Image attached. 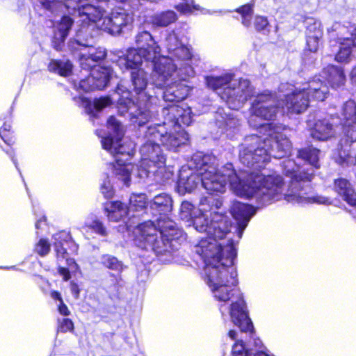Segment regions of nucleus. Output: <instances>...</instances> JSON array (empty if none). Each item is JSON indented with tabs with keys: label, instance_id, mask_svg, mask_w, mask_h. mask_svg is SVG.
<instances>
[{
	"label": "nucleus",
	"instance_id": "4d7b16f0",
	"mask_svg": "<svg viewBox=\"0 0 356 356\" xmlns=\"http://www.w3.org/2000/svg\"><path fill=\"white\" fill-rule=\"evenodd\" d=\"M70 290H71L72 293L74 296V297L76 298H78L79 296V293H80V289H79V286L74 282H71L70 283Z\"/></svg>",
	"mask_w": 356,
	"mask_h": 356
},
{
	"label": "nucleus",
	"instance_id": "f3484780",
	"mask_svg": "<svg viewBox=\"0 0 356 356\" xmlns=\"http://www.w3.org/2000/svg\"><path fill=\"white\" fill-rule=\"evenodd\" d=\"M113 76V70L109 67H98L91 70L90 75L79 81L78 89L86 92L95 89L102 90Z\"/></svg>",
	"mask_w": 356,
	"mask_h": 356
},
{
	"label": "nucleus",
	"instance_id": "13d9d810",
	"mask_svg": "<svg viewBox=\"0 0 356 356\" xmlns=\"http://www.w3.org/2000/svg\"><path fill=\"white\" fill-rule=\"evenodd\" d=\"M35 1L40 3L44 8L49 9L51 7L52 3L54 2L55 0H35Z\"/></svg>",
	"mask_w": 356,
	"mask_h": 356
},
{
	"label": "nucleus",
	"instance_id": "de8ad7c7",
	"mask_svg": "<svg viewBox=\"0 0 356 356\" xmlns=\"http://www.w3.org/2000/svg\"><path fill=\"white\" fill-rule=\"evenodd\" d=\"M339 161L338 162L341 164H347V165H356V154H355V156L350 154H347L346 153V150H341L339 153Z\"/></svg>",
	"mask_w": 356,
	"mask_h": 356
},
{
	"label": "nucleus",
	"instance_id": "e2e57ef3",
	"mask_svg": "<svg viewBox=\"0 0 356 356\" xmlns=\"http://www.w3.org/2000/svg\"><path fill=\"white\" fill-rule=\"evenodd\" d=\"M7 154H8L10 156V157H11V159H12V160H13V163H14V164L15 165V167H16V168H17V162H16L15 159H14V157H13V155L12 152L9 153L8 152H7Z\"/></svg>",
	"mask_w": 356,
	"mask_h": 356
},
{
	"label": "nucleus",
	"instance_id": "bb28decb",
	"mask_svg": "<svg viewBox=\"0 0 356 356\" xmlns=\"http://www.w3.org/2000/svg\"><path fill=\"white\" fill-rule=\"evenodd\" d=\"M307 45L312 52H316L319 47V42L323 36L321 23L314 22L308 24L306 31Z\"/></svg>",
	"mask_w": 356,
	"mask_h": 356
},
{
	"label": "nucleus",
	"instance_id": "ddd939ff",
	"mask_svg": "<svg viewBox=\"0 0 356 356\" xmlns=\"http://www.w3.org/2000/svg\"><path fill=\"white\" fill-rule=\"evenodd\" d=\"M165 126L168 124H156L150 126L147 130V137L156 138L161 144L170 150L175 151L178 147L184 145L188 140V134L184 130L177 131L175 133L168 132Z\"/></svg>",
	"mask_w": 356,
	"mask_h": 356
},
{
	"label": "nucleus",
	"instance_id": "4be33fe9",
	"mask_svg": "<svg viewBox=\"0 0 356 356\" xmlns=\"http://www.w3.org/2000/svg\"><path fill=\"white\" fill-rule=\"evenodd\" d=\"M135 42L143 53L148 52L149 58H156L161 51L160 47L154 41L151 33L147 31H140L135 36Z\"/></svg>",
	"mask_w": 356,
	"mask_h": 356
},
{
	"label": "nucleus",
	"instance_id": "69168bd1",
	"mask_svg": "<svg viewBox=\"0 0 356 356\" xmlns=\"http://www.w3.org/2000/svg\"><path fill=\"white\" fill-rule=\"evenodd\" d=\"M353 44H354V46L356 47V32H355V37L353 39Z\"/></svg>",
	"mask_w": 356,
	"mask_h": 356
},
{
	"label": "nucleus",
	"instance_id": "bf43d9fd",
	"mask_svg": "<svg viewBox=\"0 0 356 356\" xmlns=\"http://www.w3.org/2000/svg\"><path fill=\"white\" fill-rule=\"evenodd\" d=\"M51 297L54 300H58L59 302H63L60 293L57 291H52L51 293Z\"/></svg>",
	"mask_w": 356,
	"mask_h": 356
},
{
	"label": "nucleus",
	"instance_id": "864d4df0",
	"mask_svg": "<svg viewBox=\"0 0 356 356\" xmlns=\"http://www.w3.org/2000/svg\"><path fill=\"white\" fill-rule=\"evenodd\" d=\"M176 9L183 14H187L192 11L191 5L188 3H180L176 6Z\"/></svg>",
	"mask_w": 356,
	"mask_h": 356
},
{
	"label": "nucleus",
	"instance_id": "37998d69",
	"mask_svg": "<svg viewBox=\"0 0 356 356\" xmlns=\"http://www.w3.org/2000/svg\"><path fill=\"white\" fill-rule=\"evenodd\" d=\"M101 263L106 268L113 270H121L122 269V263L115 257L104 254L101 257Z\"/></svg>",
	"mask_w": 356,
	"mask_h": 356
},
{
	"label": "nucleus",
	"instance_id": "2eb2a0df",
	"mask_svg": "<svg viewBox=\"0 0 356 356\" xmlns=\"http://www.w3.org/2000/svg\"><path fill=\"white\" fill-rule=\"evenodd\" d=\"M156 58H149L148 52H141L140 49L131 48L127 51L125 57H120L116 60V65L122 70L138 69L139 67H153L152 75V83L154 84V64L157 62Z\"/></svg>",
	"mask_w": 356,
	"mask_h": 356
},
{
	"label": "nucleus",
	"instance_id": "c85d7f7f",
	"mask_svg": "<svg viewBox=\"0 0 356 356\" xmlns=\"http://www.w3.org/2000/svg\"><path fill=\"white\" fill-rule=\"evenodd\" d=\"M334 132L333 124H331L328 120H323L316 122L311 131V136L314 139L325 140L333 136Z\"/></svg>",
	"mask_w": 356,
	"mask_h": 356
},
{
	"label": "nucleus",
	"instance_id": "9d476101",
	"mask_svg": "<svg viewBox=\"0 0 356 356\" xmlns=\"http://www.w3.org/2000/svg\"><path fill=\"white\" fill-rule=\"evenodd\" d=\"M218 238L213 235H207L202 238L195 246V252L202 259L205 264L204 273H207L209 268H221L222 263L226 262L229 256L228 248L232 247L236 253L232 240H229L227 245L220 243Z\"/></svg>",
	"mask_w": 356,
	"mask_h": 356
},
{
	"label": "nucleus",
	"instance_id": "a19ab883",
	"mask_svg": "<svg viewBox=\"0 0 356 356\" xmlns=\"http://www.w3.org/2000/svg\"><path fill=\"white\" fill-rule=\"evenodd\" d=\"M196 213H197V209L194 210V206L191 202H182L179 209V217L182 220L191 222Z\"/></svg>",
	"mask_w": 356,
	"mask_h": 356
},
{
	"label": "nucleus",
	"instance_id": "7ed1b4c3",
	"mask_svg": "<svg viewBox=\"0 0 356 356\" xmlns=\"http://www.w3.org/2000/svg\"><path fill=\"white\" fill-rule=\"evenodd\" d=\"M228 250L229 256L226 262L222 263L221 268L207 270L205 274L207 282L214 298L219 302H226L236 296V300H232L229 311L232 321L241 332H252L253 325L248 316L245 302L241 293L234 288L238 283L236 270L233 266L236 252L232 247L228 248Z\"/></svg>",
	"mask_w": 356,
	"mask_h": 356
},
{
	"label": "nucleus",
	"instance_id": "72a5a7b5",
	"mask_svg": "<svg viewBox=\"0 0 356 356\" xmlns=\"http://www.w3.org/2000/svg\"><path fill=\"white\" fill-rule=\"evenodd\" d=\"M147 198L145 194H132L129 198L128 210L133 213L131 216H134L135 213L143 211L148 205Z\"/></svg>",
	"mask_w": 356,
	"mask_h": 356
},
{
	"label": "nucleus",
	"instance_id": "ea45409f",
	"mask_svg": "<svg viewBox=\"0 0 356 356\" xmlns=\"http://www.w3.org/2000/svg\"><path fill=\"white\" fill-rule=\"evenodd\" d=\"M319 150L316 148L308 147L298 151V156L309 162L310 165L318 168Z\"/></svg>",
	"mask_w": 356,
	"mask_h": 356
},
{
	"label": "nucleus",
	"instance_id": "423d86ee",
	"mask_svg": "<svg viewBox=\"0 0 356 356\" xmlns=\"http://www.w3.org/2000/svg\"><path fill=\"white\" fill-rule=\"evenodd\" d=\"M279 91L284 97V99L279 103L284 111L299 114L308 108L310 97L318 101H323L328 94V88L320 79L315 78L301 88L288 83H282Z\"/></svg>",
	"mask_w": 356,
	"mask_h": 356
},
{
	"label": "nucleus",
	"instance_id": "09e8293b",
	"mask_svg": "<svg viewBox=\"0 0 356 356\" xmlns=\"http://www.w3.org/2000/svg\"><path fill=\"white\" fill-rule=\"evenodd\" d=\"M50 250V245L45 239H40L35 245V251L41 256H44L49 253Z\"/></svg>",
	"mask_w": 356,
	"mask_h": 356
},
{
	"label": "nucleus",
	"instance_id": "412c9836",
	"mask_svg": "<svg viewBox=\"0 0 356 356\" xmlns=\"http://www.w3.org/2000/svg\"><path fill=\"white\" fill-rule=\"evenodd\" d=\"M230 213L237 222L236 231L238 238H241L250 218L255 214L256 210L251 205L234 201L230 207Z\"/></svg>",
	"mask_w": 356,
	"mask_h": 356
},
{
	"label": "nucleus",
	"instance_id": "2f4dec72",
	"mask_svg": "<svg viewBox=\"0 0 356 356\" xmlns=\"http://www.w3.org/2000/svg\"><path fill=\"white\" fill-rule=\"evenodd\" d=\"M327 82L332 88H338L343 86L346 81V76L341 67L330 65L324 71Z\"/></svg>",
	"mask_w": 356,
	"mask_h": 356
},
{
	"label": "nucleus",
	"instance_id": "f704fd0d",
	"mask_svg": "<svg viewBox=\"0 0 356 356\" xmlns=\"http://www.w3.org/2000/svg\"><path fill=\"white\" fill-rule=\"evenodd\" d=\"M177 19V14L172 10L161 12L152 17V24L156 26L165 27L174 23Z\"/></svg>",
	"mask_w": 356,
	"mask_h": 356
},
{
	"label": "nucleus",
	"instance_id": "c9c22d12",
	"mask_svg": "<svg viewBox=\"0 0 356 356\" xmlns=\"http://www.w3.org/2000/svg\"><path fill=\"white\" fill-rule=\"evenodd\" d=\"M232 353L233 356H275L264 351H254L253 350L245 348L241 339L236 341L233 345Z\"/></svg>",
	"mask_w": 356,
	"mask_h": 356
},
{
	"label": "nucleus",
	"instance_id": "c03bdc74",
	"mask_svg": "<svg viewBox=\"0 0 356 356\" xmlns=\"http://www.w3.org/2000/svg\"><path fill=\"white\" fill-rule=\"evenodd\" d=\"M86 3V0H65L64 4L70 14L77 13L79 16V10H82V4Z\"/></svg>",
	"mask_w": 356,
	"mask_h": 356
},
{
	"label": "nucleus",
	"instance_id": "f8f14e48",
	"mask_svg": "<svg viewBox=\"0 0 356 356\" xmlns=\"http://www.w3.org/2000/svg\"><path fill=\"white\" fill-rule=\"evenodd\" d=\"M254 95L253 88L247 79L232 80L225 88L220 97L232 109H238Z\"/></svg>",
	"mask_w": 356,
	"mask_h": 356
},
{
	"label": "nucleus",
	"instance_id": "c756f323",
	"mask_svg": "<svg viewBox=\"0 0 356 356\" xmlns=\"http://www.w3.org/2000/svg\"><path fill=\"white\" fill-rule=\"evenodd\" d=\"M104 10L99 6L89 4H82V10H79V16H86V19L97 24V26L101 28L100 24L104 19Z\"/></svg>",
	"mask_w": 356,
	"mask_h": 356
},
{
	"label": "nucleus",
	"instance_id": "4468645a",
	"mask_svg": "<svg viewBox=\"0 0 356 356\" xmlns=\"http://www.w3.org/2000/svg\"><path fill=\"white\" fill-rule=\"evenodd\" d=\"M69 46L73 49L81 51L79 61L81 67L84 70L95 69L99 65L97 63L106 57V51L102 47H94L88 41L82 42L80 39L70 41Z\"/></svg>",
	"mask_w": 356,
	"mask_h": 356
},
{
	"label": "nucleus",
	"instance_id": "8fccbe9b",
	"mask_svg": "<svg viewBox=\"0 0 356 356\" xmlns=\"http://www.w3.org/2000/svg\"><path fill=\"white\" fill-rule=\"evenodd\" d=\"M101 191L106 198H111L113 195V189L110 180L106 178L101 185Z\"/></svg>",
	"mask_w": 356,
	"mask_h": 356
},
{
	"label": "nucleus",
	"instance_id": "6ab92c4d",
	"mask_svg": "<svg viewBox=\"0 0 356 356\" xmlns=\"http://www.w3.org/2000/svg\"><path fill=\"white\" fill-rule=\"evenodd\" d=\"M164 116V124L168 127H178L181 124L189 125L192 121L191 110L189 108H184L179 106L173 104L163 108L162 111Z\"/></svg>",
	"mask_w": 356,
	"mask_h": 356
},
{
	"label": "nucleus",
	"instance_id": "dca6fc26",
	"mask_svg": "<svg viewBox=\"0 0 356 356\" xmlns=\"http://www.w3.org/2000/svg\"><path fill=\"white\" fill-rule=\"evenodd\" d=\"M132 22L133 17L130 14L122 8H117L104 17L100 25L102 29L111 34L118 35Z\"/></svg>",
	"mask_w": 356,
	"mask_h": 356
},
{
	"label": "nucleus",
	"instance_id": "0e129e2a",
	"mask_svg": "<svg viewBox=\"0 0 356 356\" xmlns=\"http://www.w3.org/2000/svg\"><path fill=\"white\" fill-rule=\"evenodd\" d=\"M41 221H42V220L40 219V220H38V221L35 222V227H36V229H39L40 223V222H41Z\"/></svg>",
	"mask_w": 356,
	"mask_h": 356
},
{
	"label": "nucleus",
	"instance_id": "f257e3e1",
	"mask_svg": "<svg viewBox=\"0 0 356 356\" xmlns=\"http://www.w3.org/2000/svg\"><path fill=\"white\" fill-rule=\"evenodd\" d=\"M193 162L200 170L202 186L211 194L224 193L229 181L231 190L236 195L254 198L261 205L269 204L282 197L293 204H331L328 197L308 195L309 187L302 182L312 180L314 170L305 167L300 169L291 160L284 163L286 175L291 179L289 188L284 193L283 179L276 173L265 175L257 172H244L237 175L232 164L227 163L218 169L217 159L202 152L193 156Z\"/></svg>",
	"mask_w": 356,
	"mask_h": 356
},
{
	"label": "nucleus",
	"instance_id": "052dcab7",
	"mask_svg": "<svg viewBox=\"0 0 356 356\" xmlns=\"http://www.w3.org/2000/svg\"><path fill=\"white\" fill-rule=\"evenodd\" d=\"M350 79L353 83L356 84V66L352 70Z\"/></svg>",
	"mask_w": 356,
	"mask_h": 356
},
{
	"label": "nucleus",
	"instance_id": "393cba45",
	"mask_svg": "<svg viewBox=\"0 0 356 356\" xmlns=\"http://www.w3.org/2000/svg\"><path fill=\"white\" fill-rule=\"evenodd\" d=\"M74 101L79 106L85 108L87 113L95 115V112L102 111L104 108L108 106L111 104V99L108 97H102L95 99L92 102L84 97H78L74 98Z\"/></svg>",
	"mask_w": 356,
	"mask_h": 356
},
{
	"label": "nucleus",
	"instance_id": "0eeeda50",
	"mask_svg": "<svg viewBox=\"0 0 356 356\" xmlns=\"http://www.w3.org/2000/svg\"><path fill=\"white\" fill-rule=\"evenodd\" d=\"M148 72L139 67L131 70V83L134 91L138 95L136 102L127 99L124 102L130 121L142 126L155 118L156 112L152 105L153 97L145 91L148 84Z\"/></svg>",
	"mask_w": 356,
	"mask_h": 356
},
{
	"label": "nucleus",
	"instance_id": "58836bf2",
	"mask_svg": "<svg viewBox=\"0 0 356 356\" xmlns=\"http://www.w3.org/2000/svg\"><path fill=\"white\" fill-rule=\"evenodd\" d=\"M232 74H226L219 76H210L206 77V83L209 88L216 90L225 86L232 81Z\"/></svg>",
	"mask_w": 356,
	"mask_h": 356
},
{
	"label": "nucleus",
	"instance_id": "680f3d73",
	"mask_svg": "<svg viewBox=\"0 0 356 356\" xmlns=\"http://www.w3.org/2000/svg\"><path fill=\"white\" fill-rule=\"evenodd\" d=\"M237 334V332L234 330H230L228 333L229 337L233 340L236 339Z\"/></svg>",
	"mask_w": 356,
	"mask_h": 356
},
{
	"label": "nucleus",
	"instance_id": "603ef678",
	"mask_svg": "<svg viewBox=\"0 0 356 356\" xmlns=\"http://www.w3.org/2000/svg\"><path fill=\"white\" fill-rule=\"evenodd\" d=\"M268 24L267 19L262 16H257L254 19V26L257 30H264Z\"/></svg>",
	"mask_w": 356,
	"mask_h": 356
},
{
	"label": "nucleus",
	"instance_id": "6e6d98bb",
	"mask_svg": "<svg viewBox=\"0 0 356 356\" xmlns=\"http://www.w3.org/2000/svg\"><path fill=\"white\" fill-rule=\"evenodd\" d=\"M58 309L59 313L61 315L63 316H68L70 314V310L68 309V307L67 305L63 302H59V305H58Z\"/></svg>",
	"mask_w": 356,
	"mask_h": 356
},
{
	"label": "nucleus",
	"instance_id": "3c124183",
	"mask_svg": "<svg viewBox=\"0 0 356 356\" xmlns=\"http://www.w3.org/2000/svg\"><path fill=\"white\" fill-rule=\"evenodd\" d=\"M58 323V330L59 332H66L72 330L74 328V324L69 318H63L61 321L59 320Z\"/></svg>",
	"mask_w": 356,
	"mask_h": 356
},
{
	"label": "nucleus",
	"instance_id": "b1692460",
	"mask_svg": "<svg viewBox=\"0 0 356 356\" xmlns=\"http://www.w3.org/2000/svg\"><path fill=\"white\" fill-rule=\"evenodd\" d=\"M334 190L350 206L355 207L356 211V193L353 189L349 181L343 178L334 181Z\"/></svg>",
	"mask_w": 356,
	"mask_h": 356
},
{
	"label": "nucleus",
	"instance_id": "a211bd4d",
	"mask_svg": "<svg viewBox=\"0 0 356 356\" xmlns=\"http://www.w3.org/2000/svg\"><path fill=\"white\" fill-rule=\"evenodd\" d=\"M193 162V157L190 167L183 166L179 171L177 188L179 193L193 191L201 181L200 170Z\"/></svg>",
	"mask_w": 356,
	"mask_h": 356
},
{
	"label": "nucleus",
	"instance_id": "338daca9",
	"mask_svg": "<svg viewBox=\"0 0 356 356\" xmlns=\"http://www.w3.org/2000/svg\"><path fill=\"white\" fill-rule=\"evenodd\" d=\"M259 343H261V341L258 340V341L255 342L256 346H258Z\"/></svg>",
	"mask_w": 356,
	"mask_h": 356
},
{
	"label": "nucleus",
	"instance_id": "20e7f679",
	"mask_svg": "<svg viewBox=\"0 0 356 356\" xmlns=\"http://www.w3.org/2000/svg\"><path fill=\"white\" fill-rule=\"evenodd\" d=\"M168 54V56H158L154 64V85L165 88L163 96L165 102H179L186 97L188 88L178 81L186 80L195 74L193 68L186 63L192 54L183 44Z\"/></svg>",
	"mask_w": 356,
	"mask_h": 356
},
{
	"label": "nucleus",
	"instance_id": "1a4fd4ad",
	"mask_svg": "<svg viewBox=\"0 0 356 356\" xmlns=\"http://www.w3.org/2000/svg\"><path fill=\"white\" fill-rule=\"evenodd\" d=\"M222 204L219 198L203 196L200 198L197 213L193 216L188 225L193 224L199 232L224 238L229 232V222L227 216L218 210Z\"/></svg>",
	"mask_w": 356,
	"mask_h": 356
},
{
	"label": "nucleus",
	"instance_id": "4c0bfd02",
	"mask_svg": "<svg viewBox=\"0 0 356 356\" xmlns=\"http://www.w3.org/2000/svg\"><path fill=\"white\" fill-rule=\"evenodd\" d=\"M49 71L57 73L63 76H69L72 70V64L69 60H52L48 65Z\"/></svg>",
	"mask_w": 356,
	"mask_h": 356
},
{
	"label": "nucleus",
	"instance_id": "5fc2aeb1",
	"mask_svg": "<svg viewBox=\"0 0 356 356\" xmlns=\"http://www.w3.org/2000/svg\"><path fill=\"white\" fill-rule=\"evenodd\" d=\"M58 273L61 276H63L64 281H67L71 277L70 273L67 268L60 266L58 268Z\"/></svg>",
	"mask_w": 356,
	"mask_h": 356
},
{
	"label": "nucleus",
	"instance_id": "aec40b11",
	"mask_svg": "<svg viewBox=\"0 0 356 356\" xmlns=\"http://www.w3.org/2000/svg\"><path fill=\"white\" fill-rule=\"evenodd\" d=\"M341 122L346 142H356V104L354 101L346 102L343 107Z\"/></svg>",
	"mask_w": 356,
	"mask_h": 356
},
{
	"label": "nucleus",
	"instance_id": "cd10ccee",
	"mask_svg": "<svg viewBox=\"0 0 356 356\" xmlns=\"http://www.w3.org/2000/svg\"><path fill=\"white\" fill-rule=\"evenodd\" d=\"M327 32L330 34V37H337V42H347L349 40L353 42L356 29L353 26L348 28L340 23L334 22L331 27L327 29Z\"/></svg>",
	"mask_w": 356,
	"mask_h": 356
},
{
	"label": "nucleus",
	"instance_id": "79ce46f5",
	"mask_svg": "<svg viewBox=\"0 0 356 356\" xmlns=\"http://www.w3.org/2000/svg\"><path fill=\"white\" fill-rule=\"evenodd\" d=\"M88 229L93 230L95 233L102 235H106V228L103 224L97 219H87L84 225L82 227L83 231H87Z\"/></svg>",
	"mask_w": 356,
	"mask_h": 356
},
{
	"label": "nucleus",
	"instance_id": "39448f33",
	"mask_svg": "<svg viewBox=\"0 0 356 356\" xmlns=\"http://www.w3.org/2000/svg\"><path fill=\"white\" fill-rule=\"evenodd\" d=\"M157 227L152 221L138 225L134 231L136 245L143 249L152 250L156 254L167 251L170 241L177 234L176 224L163 216L158 219Z\"/></svg>",
	"mask_w": 356,
	"mask_h": 356
},
{
	"label": "nucleus",
	"instance_id": "9b49d317",
	"mask_svg": "<svg viewBox=\"0 0 356 356\" xmlns=\"http://www.w3.org/2000/svg\"><path fill=\"white\" fill-rule=\"evenodd\" d=\"M145 138L147 141L140 148V164L136 168V176L140 179L147 177L151 172L155 173L156 171L152 168L157 167L160 169L165 161L156 138L147 137V132Z\"/></svg>",
	"mask_w": 356,
	"mask_h": 356
},
{
	"label": "nucleus",
	"instance_id": "a18cd8bd",
	"mask_svg": "<svg viewBox=\"0 0 356 356\" xmlns=\"http://www.w3.org/2000/svg\"><path fill=\"white\" fill-rule=\"evenodd\" d=\"M165 44L169 53L172 51H175L177 47L182 44V42L179 40L178 36L175 31H172L167 35Z\"/></svg>",
	"mask_w": 356,
	"mask_h": 356
},
{
	"label": "nucleus",
	"instance_id": "f03ea898",
	"mask_svg": "<svg viewBox=\"0 0 356 356\" xmlns=\"http://www.w3.org/2000/svg\"><path fill=\"white\" fill-rule=\"evenodd\" d=\"M279 103L277 97L268 90L255 97L248 122L250 126L260 127L268 133L264 136L252 135L245 138L239 150V159L244 165L261 168L270 161L271 156L281 159L290 153L291 143L285 135L279 132L280 128L259 122L273 120L278 111Z\"/></svg>",
	"mask_w": 356,
	"mask_h": 356
},
{
	"label": "nucleus",
	"instance_id": "774afa93",
	"mask_svg": "<svg viewBox=\"0 0 356 356\" xmlns=\"http://www.w3.org/2000/svg\"><path fill=\"white\" fill-rule=\"evenodd\" d=\"M193 8H195V9H196V10H197V9H198V8H197L196 6H193Z\"/></svg>",
	"mask_w": 356,
	"mask_h": 356
},
{
	"label": "nucleus",
	"instance_id": "5701e85b",
	"mask_svg": "<svg viewBox=\"0 0 356 356\" xmlns=\"http://www.w3.org/2000/svg\"><path fill=\"white\" fill-rule=\"evenodd\" d=\"M54 238L55 240V250L56 252L58 259H66L67 264L71 268V270L73 271L76 270L78 269V265L73 259L67 258L68 254L66 248L64 247L65 245L73 243L71 241L70 236L67 233L62 232L55 234Z\"/></svg>",
	"mask_w": 356,
	"mask_h": 356
},
{
	"label": "nucleus",
	"instance_id": "49530a36",
	"mask_svg": "<svg viewBox=\"0 0 356 356\" xmlns=\"http://www.w3.org/2000/svg\"><path fill=\"white\" fill-rule=\"evenodd\" d=\"M238 12L242 15V23L245 26L251 24V16L252 14V6L249 4L245 5L238 10Z\"/></svg>",
	"mask_w": 356,
	"mask_h": 356
},
{
	"label": "nucleus",
	"instance_id": "e433bc0d",
	"mask_svg": "<svg viewBox=\"0 0 356 356\" xmlns=\"http://www.w3.org/2000/svg\"><path fill=\"white\" fill-rule=\"evenodd\" d=\"M339 44L337 52L335 54V60L339 63H348L350 60L351 48L354 46L353 42H336Z\"/></svg>",
	"mask_w": 356,
	"mask_h": 356
},
{
	"label": "nucleus",
	"instance_id": "473e14b6",
	"mask_svg": "<svg viewBox=\"0 0 356 356\" xmlns=\"http://www.w3.org/2000/svg\"><path fill=\"white\" fill-rule=\"evenodd\" d=\"M107 216L110 220L118 221L127 215L131 214L126 207L121 202H113L106 207Z\"/></svg>",
	"mask_w": 356,
	"mask_h": 356
},
{
	"label": "nucleus",
	"instance_id": "a878e982",
	"mask_svg": "<svg viewBox=\"0 0 356 356\" xmlns=\"http://www.w3.org/2000/svg\"><path fill=\"white\" fill-rule=\"evenodd\" d=\"M72 19L70 17L64 16L55 26L53 45L56 49H60L62 44L65 41L72 26Z\"/></svg>",
	"mask_w": 356,
	"mask_h": 356
},
{
	"label": "nucleus",
	"instance_id": "6e6552de",
	"mask_svg": "<svg viewBox=\"0 0 356 356\" xmlns=\"http://www.w3.org/2000/svg\"><path fill=\"white\" fill-rule=\"evenodd\" d=\"M108 129L113 131L115 136H109L102 140V147L115 156V163L112 165L113 174L121 179L124 184H129L131 175H136V168L131 163H127L132 154V148L120 143L121 138L124 134L123 126L113 116L107 120Z\"/></svg>",
	"mask_w": 356,
	"mask_h": 356
},
{
	"label": "nucleus",
	"instance_id": "7c9ffc66",
	"mask_svg": "<svg viewBox=\"0 0 356 356\" xmlns=\"http://www.w3.org/2000/svg\"><path fill=\"white\" fill-rule=\"evenodd\" d=\"M152 210L166 213L170 212L172 209V200L167 193H161L156 195L149 203Z\"/></svg>",
	"mask_w": 356,
	"mask_h": 356
}]
</instances>
